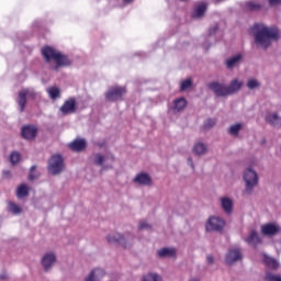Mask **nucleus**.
<instances>
[{
	"mask_svg": "<svg viewBox=\"0 0 281 281\" xmlns=\"http://www.w3.org/2000/svg\"><path fill=\"white\" fill-rule=\"evenodd\" d=\"M189 281H199V279H191V280H189Z\"/></svg>",
	"mask_w": 281,
	"mask_h": 281,
	"instance_id": "09e8293b",
	"label": "nucleus"
},
{
	"mask_svg": "<svg viewBox=\"0 0 281 281\" xmlns=\"http://www.w3.org/2000/svg\"><path fill=\"white\" fill-rule=\"evenodd\" d=\"M135 186H142L144 188H150L153 186V177L148 172L140 171L133 178Z\"/></svg>",
	"mask_w": 281,
	"mask_h": 281,
	"instance_id": "9b49d317",
	"label": "nucleus"
},
{
	"mask_svg": "<svg viewBox=\"0 0 281 281\" xmlns=\"http://www.w3.org/2000/svg\"><path fill=\"white\" fill-rule=\"evenodd\" d=\"M240 63H243V55H233L232 57L225 60L226 69H235V67H238Z\"/></svg>",
	"mask_w": 281,
	"mask_h": 281,
	"instance_id": "aec40b11",
	"label": "nucleus"
},
{
	"mask_svg": "<svg viewBox=\"0 0 281 281\" xmlns=\"http://www.w3.org/2000/svg\"><path fill=\"white\" fill-rule=\"evenodd\" d=\"M270 5H278L281 3V0H268Z\"/></svg>",
	"mask_w": 281,
	"mask_h": 281,
	"instance_id": "49530a36",
	"label": "nucleus"
},
{
	"mask_svg": "<svg viewBox=\"0 0 281 281\" xmlns=\"http://www.w3.org/2000/svg\"><path fill=\"white\" fill-rule=\"evenodd\" d=\"M140 281H162L161 276L157 272H149L142 277Z\"/></svg>",
	"mask_w": 281,
	"mask_h": 281,
	"instance_id": "2f4dec72",
	"label": "nucleus"
},
{
	"mask_svg": "<svg viewBox=\"0 0 281 281\" xmlns=\"http://www.w3.org/2000/svg\"><path fill=\"white\" fill-rule=\"evenodd\" d=\"M8 280V272H1L0 273V281H5Z\"/></svg>",
	"mask_w": 281,
	"mask_h": 281,
	"instance_id": "a18cd8bd",
	"label": "nucleus"
},
{
	"mask_svg": "<svg viewBox=\"0 0 281 281\" xmlns=\"http://www.w3.org/2000/svg\"><path fill=\"white\" fill-rule=\"evenodd\" d=\"M218 32V24H215L213 27L210 29L209 34L212 36Z\"/></svg>",
	"mask_w": 281,
	"mask_h": 281,
	"instance_id": "79ce46f5",
	"label": "nucleus"
},
{
	"mask_svg": "<svg viewBox=\"0 0 281 281\" xmlns=\"http://www.w3.org/2000/svg\"><path fill=\"white\" fill-rule=\"evenodd\" d=\"M133 1H135V0H123V2H125V3H133Z\"/></svg>",
	"mask_w": 281,
	"mask_h": 281,
	"instance_id": "de8ad7c7",
	"label": "nucleus"
},
{
	"mask_svg": "<svg viewBox=\"0 0 281 281\" xmlns=\"http://www.w3.org/2000/svg\"><path fill=\"white\" fill-rule=\"evenodd\" d=\"M65 170V160L60 155H54L48 160V171L50 175H60Z\"/></svg>",
	"mask_w": 281,
	"mask_h": 281,
	"instance_id": "0eeeda50",
	"label": "nucleus"
},
{
	"mask_svg": "<svg viewBox=\"0 0 281 281\" xmlns=\"http://www.w3.org/2000/svg\"><path fill=\"white\" fill-rule=\"evenodd\" d=\"M261 234H263V236H273L274 234H278V226L266 224L261 226Z\"/></svg>",
	"mask_w": 281,
	"mask_h": 281,
	"instance_id": "cd10ccee",
	"label": "nucleus"
},
{
	"mask_svg": "<svg viewBox=\"0 0 281 281\" xmlns=\"http://www.w3.org/2000/svg\"><path fill=\"white\" fill-rule=\"evenodd\" d=\"M220 205L226 214H232L234 212V200L229 196L220 198Z\"/></svg>",
	"mask_w": 281,
	"mask_h": 281,
	"instance_id": "2eb2a0df",
	"label": "nucleus"
},
{
	"mask_svg": "<svg viewBox=\"0 0 281 281\" xmlns=\"http://www.w3.org/2000/svg\"><path fill=\"white\" fill-rule=\"evenodd\" d=\"M263 261H265V263L268 265L271 269H278V267L280 266V265L278 263V260H276V259H273V258H271V257H269V256H265V257H263Z\"/></svg>",
	"mask_w": 281,
	"mask_h": 281,
	"instance_id": "f704fd0d",
	"label": "nucleus"
},
{
	"mask_svg": "<svg viewBox=\"0 0 281 281\" xmlns=\"http://www.w3.org/2000/svg\"><path fill=\"white\" fill-rule=\"evenodd\" d=\"M138 229H153V226L143 220L138 223Z\"/></svg>",
	"mask_w": 281,
	"mask_h": 281,
	"instance_id": "ea45409f",
	"label": "nucleus"
},
{
	"mask_svg": "<svg viewBox=\"0 0 281 281\" xmlns=\"http://www.w3.org/2000/svg\"><path fill=\"white\" fill-rule=\"evenodd\" d=\"M8 212L13 214V216H19V214L23 213V209L14 202H9L8 203Z\"/></svg>",
	"mask_w": 281,
	"mask_h": 281,
	"instance_id": "c85d7f7f",
	"label": "nucleus"
},
{
	"mask_svg": "<svg viewBox=\"0 0 281 281\" xmlns=\"http://www.w3.org/2000/svg\"><path fill=\"white\" fill-rule=\"evenodd\" d=\"M69 148L75 150V153H80L87 148V142L85 139H76L70 143Z\"/></svg>",
	"mask_w": 281,
	"mask_h": 281,
	"instance_id": "393cba45",
	"label": "nucleus"
},
{
	"mask_svg": "<svg viewBox=\"0 0 281 281\" xmlns=\"http://www.w3.org/2000/svg\"><path fill=\"white\" fill-rule=\"evenodd\" d=\"M10 161H11L12 166H15V164L21 161V154H19L18 151L11 153Z\"/></svg>",
	"mask_w": 281,
	"mask_h": 281,
	"instance_id": "c9c22d12",
	"label": "nucleus"
},
{
	"mask_svg": "<svg viewBox=\"0 0 281 281\" xmlns=\"http://www.w3.org/2000/svg\"><path fill=\"white\" fill-rule=\"evenodd\" d=\"M225 227V220L216 216H211L205 225L206 232H222Z\"/></svg>",
	"mask_w": 281,
	"mask_h": 281,
	"instance_id": "9d476101",
	"label": "nucleus"
},
{
	"mask_svg": "<svg viewBox=\"0 0 281 281\" xmlns=\"http://www.w3.org/2000/svg\"><path fill=\"white\" fill-rule=\"evenodd\" d=\"M226 89L228 91V95H235V93H238L243 89V80L235 78L233 79L228 86H226Z\"/></svg>",
	"mask_w": 281,
	"mask_h": 281,
	"instance_id": "dca6fc26",
	"label": "nucleus"
},
{
	"mask_svg": "<svg viewBox=\"0 0 281 281\" xmlns=\"http://www.w3.org/2000/svg\"><path fill=\"white\" fill-rule=\"evenodd\" d=\"M158 258H177V248L165 247L157 251Z\"/></svg>",
	"mask_w": 281,
	"mask_h": 281,
	"instance_id": "4be33fe9",
	"label": "nucleus"
},
{
	"mask_svg": "<svg viewBox=\"0 0 281 281\" xmlns=\"http://www.w3.org/2000/svg\"><path fill=\"white\" fill-rule=\"evenodd\" d=\"M34 179H38V175H36V166H32L29 175V181H34Z\"/></svg>",
	"mask_w": 281,
	"mask_h": 281,
	"instance_id": "58836bf2",
	"label": "nucleus"
},
{
	"mask_svg": "<svg viewBox=\"0 0 281 281\" xmlns=\"http://www.w3.org/2000/svg\"><path fill=\"white\" fill-rule=\"evenodd\" d=\"M243 181L245 182V193L251 194L258 186V172H256L251 167L246 168L243 172Z\"/></svg>",
	"mask_w": 281,
	"mask_h": 281,
	"instance_id": "20e7f679",
	"label": "nucleus"
},
{
	"mask_svg": "<svg viewBox=\"0 0 281 281\" xmlns=\"http://www.w3.org/2000/svg\"><path fill=\"white\" fill-rule=\"evenodd\" d=\"M246 87L247 89H249V91H258V89L262 87V83L260 82V80L251 77L247 79Z\"/></svg>",
	"mask_w": 281,
	"mask_h": 281,
	"instance_id": "a878e982",
	"label": "nucleus"
},
{
	"mask_svg": "<svg viewBox=\"0 0 281 281\" xmlns=\"http://www.w3.org/2000/svg\"><path fill=\"white\" fill-rule=\"evenodd\" d=\"M266 122L267 124H270V126H273L274 128H280L281 116L278 115V113L276 112H270L266 115Z\"/></svg>",
	"mask_w": 281,
	"mask_h": 281,
	"instance_id": "6ab92c4d",
	"label": "nucleus"
},
{
	"mask_svg": "<svg viewBox=\"0 0 281 281\" xmlns=\"http://www.w3.org/2000/svg\"><path fill=\"white\" fill-rule=\"evenodd\" d=\"M104 278V270L97 268L92 270L83 281H100Z\"/></svg>",
	"mask_w": 281,
	"mask_h": 281,
	"instance_id": "5701e85b",
	"label": "nucleus"
},
{
	"mask_svg": "<svg viewBox=\"0 0 281 281\" xmlns=\"http://www.w3.org/2000/svg\"><path fill=\"white\" fill-rule=\"evenodd\" d=\"M260 8H262V4L254 0L246 3V10H248V12H259Z\"/></svg>",
	"mask_w": 281,
	"mask_h": 281,
	"instance_id": "473e14b6",
	"label": "nucleus"
},
{
	"mask_svg": "<svg viewBox=\"0 0 281 281\" xmlns=\"http://www.w3.org/2000/svg\"><path fill=\"white\" fill-rule=\"evenodd\" d=\"M30 194V187L27 184H21L18 187L16 196L18 199H25Z\"/></svg>",
	"mask_w": 281,
	"mask_h": 281,
	"instance_id": "7c9ffc66",
	"label": "nucleus"
},
{
	"mask_svg": "<svg viewBox=\"0 0 281 281\" xmlns=\"http://www.w3.org/2000/svg\"><path fill=\"white\" fill-rule=\"evenodd\" d=\"M42 55L44 56L46 63H49V60H54L56 63L55 69L58 67H69L70 65L69 58L53 47H44L42 49Z\"/></svg>",
	"mask_w": 281,
	"mask_h": 281,
	"instance_id": "f03ea898",
	"label": "nucleus"
},
{
	"mask_svg": "<svg viewBox=\"0 0 281 281\" xmlns=\"http://www.w3.org/2000/svg\"><path fill=\"white\" fill-rule=\"evenodd\" d=\"M254 41L258 49H269L270 45L280 38V31L276 26L267 24H255L251 29Z\"/></svg>",
	"mask_w": 281,
	"mask_h": 281,
	"instance_id": "f257e3e1",
	"label": "nucleus"
},
{
	"mask_svg": "<svg viewBox=\"0 0 281 281\" xmlns=\"http://www.w3.org/2000/svg\"><path fill=\"white\" fill-rule=\"evenodd\" d=\"M192 87V80L186 79L180 83V91H188Z\"/></svg>",
	"mask_w": 281,
	"mask_h": 281,
	"instance_id": "e433bc0d",
	"label": "nucleus"
},
{
	"mask_svg": "<svg viewBox=\"0 0 281 281\" xmlns=\"http://www.w3.org/2000/svg\"><path fill=\"white\" fill-rule=\"evenodd\" d=\"M38 133V130L34 125H25L22 127V137L24 139H34L36 137V134Z\"/></svg>",
	"mask_w": 281,
	"mask_h": 281,
	"instance_id": "f3484780",
	"label": "nucleus"
},
{
	"mask_svg": "<svg viewBox=\"0 0 281 281\" xmlns=\"http://www.w3.org/2000/svg\"><path fill=\"white\" fill-rule=\"evenodd\" d=\"M37 98H41V93L35 91L34 88H23L20 90L15 99L20 113L25 111V106H27V100H37Z\"/></svg>",
	"mask_w": 281,
	"mask_h": 281,
	"instance_id": "7ed1b4c3",
	"label": "nucleus"
},
{
	"mask_svg": "<svg viewBox=\"0 0 281 281\" xmlns=\"http://www.w3.org/2000/svg\"><path fill=\"white\" fill-rule=\"evenodd\" d=\"M126 93V87L122 86H112L105 92L106 102H120L124 100V95Z\"/></svg>",
	"mask_w": 281,
	"mask_h": 281,
	"instance_id": "423d86ee",
	"label": "nucleus"
},
{
	"mask_svg": "<svg viewBox=\"0 0 281 281\" xmlns=\"http://www.w3.org/2000/svg\"><path fill=\"white\" fill-rule=\"evenodd\" d=\"M133 238L134 236L131 233H111L106 236V241L110 243V245H121V247L126 249L133 245Z\"/></svg>",
	"mask_w": 281,
	"mask_h": 281,
	"instance_id": "39448f33",
	"label": "nucleus"
},
{
	"mask_svg": "<svg viewBox=\"0 0 281 281\" xmlns=\"http://www.w3.org/2000/svg\"><path fill=\"white\" fill-rule=\"evenodd\" d=\"M186 106H188V101L186 100V98L181 97L173 101L171 105V111H173V113H181V111H183Z\"/></svg>",
	"mask_w": 281,
	"mask_h": 281,
	"instance_id": "412c9836",
	"label": "nucleus"
},
{
	"mask_svg": "<svg viewBox=\"0 0 281 281\" xmlns=\"http://www.w3.org/2000/svg\"><path fill=\"white\" fill-rule=\"evenodd\" d=\"M91 159L94 166H105V168H111V165L113 164V161H115V157H113V155L111 154H93Z\"/></svg>",
	"mask_w": 281,
	"mask_h": 281,
	"instance_id": "1a4fd4ad",
	"label": "nucleus"
},
{
	"mask_svg": "<svg viewBox=\"0 0 281 281\" xmlns=\"http://www.w3.org/2000/svg\"><path fill=\"white\" fill-rule=\"evenodd\" d=\"M56 262H58V257L53 251L44 254L41 258V265L46 272L52 271L56 267Z\"/></svg>",
	"mask_w": 281,
	"mask_h": 281,
	"instance_id": "6e6552de",
	"label": "nucleus"
},
{
	"mask_svg": "<svg viewBox=\"0 0 281 281\" xmlns=\"http://www.w3.org/2000/svg\"><path fill=\"white\" fill-rule=\"evenodd\" d=\"M246 243H248V245H251L252 247H258V245L262 243V239L258 235V232L251 231L248 237L246 238Z\"/></svg>",
	"mask_w": 281,
	"mask_h": 281,
	"instance_id": "b1692460",
	"label": "nucleus"
},
{
	"mask_svg": "<svg viewBox=\"0 0 281 281\" xmlns=\"http://www.w3.org/2000/svg\"><path fill=\"white\" fill-rule=\"evenodd\" d=\"M4 175H10V171H4Z\"/></svg>",
	"mask_w": 281,
	"mask_h": 281,
	"instance_id": "8fccbe9b",
	"label": "nucleus"
},
{
	"mask_svg": "<svg viewBox=\"0 0 281 281\" xmlns=\"http://www.w3.org/2000/svg\"><path fill=\"white\" fill-rule=\"evenodd\" d=\"M47 93L50 100H57V98H60V90L57 87L47 88Z\"/></svg>",
	"mask_w": 281,
	"mask_h": 281,
	"instance_id": "72a5a7b5",
	"label": "nucleus"
},
{
	"mask_svg": "<svg viewBox=\"0 0 281 281\" xmlns=\"http://www.w3.org/2000/svg\"><path fill=\"white\" fill-rule=\"evenodd\" d=\"M59 111L63 115H71V113L76 112V99L70 98L64 102V104L59 108Z\"/></svg>",
	"mask_w": 281,
	"mask_h": 281,
	"instance_id": "4468645a",
	"label": "nucleus"
},
{
	"mask_svg": "<svg viewBox=\"0 0 281 281\" xmlns=\"http://www.w3.org/2000/svg\"><path fill=\"white\" fill-rule=\"evenodd\" d=\"M206 10H207V4H205L203 2L198 4L193 11L192 18L193 19H202V16L205 14Z\"/></svg>",
	"mask_w": 281,
	"mask_h": 281,
	"instance_id": "bb28decb",
	"label": "nucleus"
},
{
	"mask_svg": "<svg viewBox=\"0 0 281 281\" xmlns=\"http://www.w3.org/2000/svg\"><path fill=\"white\" fill-rule=\"evenodd\" d=\"M213 126H216V121L212 120V119H209L206 122H205V128H213Z\"/></svg>",
	"mask_w": 281,
	"mask_h": 281,
	"instance_id": "a19ab883",
	"label": "nucleus"
},
{
	"mask_svg": "<svg viewBox=\"0 0 281 281\" xmlns=\"http://www.w3.org/2000/svg\"><path fill=\"white\" fill-rule=\"evenodd\" d=\"M187 164H188V166H190V168H192V170H194V161L192 160V157H189L187 159Z\"/></svg>",
	"mask_w": 281,
	"mask_h": 281,
	"instance_id": "37998d69",
	"label": "nucleus"
},
{
	"mask_svg": "<svg viewBox=\"0 0 281 281\" xmlns=\"http://www.w3.org/2000/svg\"><path fill=\"white\" fill-rule=\"evenodd\" d=\"M240 260H243V251L240 248L228 249L225 257L226 265H235V262H240Z\"/></svg>",
	"mask_w": 281,
	"mask_h": 281,
	"instance_id": "f8f14e48",
	"label": "nucleus"
},
{
	"mask_svg": "<svg viewBox=\"0 0 281 281\" xmlns=\"http://www.w3.org/2000/svg\"><path fill=\"white\" fill-rule=\"evenodd\" d=\"M243 131V123H235L228 127V135H232V137H238V133Z\"/></svg>",
	"mask_w": 281,
	"mask_h": 281,
	"instance_id": "c756f323",
	"label": "nucleus"
},
{
	"mask_svg": "<svg viewBox=\"0 0 281 281\" xmlns=\"http://www.w3.org/2000/svg\"><path fill=\"white\" fill-rule=\"evenodd\" d=\"M206 262H207V265H214V256L209 255V256L206 257Z\"/></svg>",
	"mask_w": 281,
	"mask_h": 281,
	"instance_id": "c03bdc74",
	"label": "nucleus"
},
{
	"mask_svg": "<svg viewBox=\"0 0 281 281\" xmlns=\"http://www.w3.org/2000/svg\"><path fill=\"white\" fill-rule=\"evenodd\" d=\"M193 154L198 157H203V155H207V143L203 140H198L193 144Z\"/></svg>",
	"mask_w": 281,
	"mask_h": 281,
	"instance_id": "a211bd4d",
	"label": "nucleus"
},
{
	"mask_svg": "<svg viewBox=\"0 0 281 281\" xmlns=\"http://www.w3.org/2000/svg\"><path fill=\"white\" fill-rule=\"evenodd\" d=\"M209 89H211L213 91V93H215V95H217V98H227V95H229L227 86L225 83L211 82L209 85Z\"/></svg>",
	"mask_w": 281,
	"mask_h": 281,
	"instance_id": "ddd939ff",
	"label": "nucleus"
},
{
	"mask_svg": "<svg viewBox=\"0 0 281 281\" xmlns=\"http://www.w3.org/2000/svg\"><path fill=\"white\" fill-rule=\"evenodd\" d=\"M266 281H281V276L280 274H273L271 272H268L266 274Z\"/></svg>",
	"mask_w": 281,
	"mask_h": 281,
	"instance_id": "4c0bfd02",
	"label": "nucleus"
}]
</instances>
